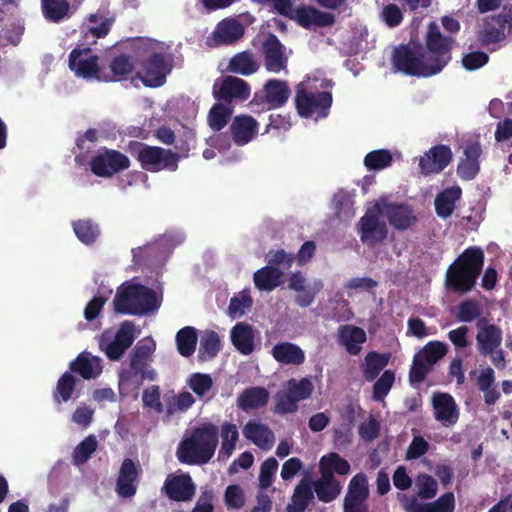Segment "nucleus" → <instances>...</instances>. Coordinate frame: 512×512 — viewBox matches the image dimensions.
Here are the masks:
<instances>
[{
	"mask_svg": "<svg viewBox=\"0 0 512 512\" xmlns=\"http://www.w3.org/2000/svg\"><path fill=\"white\" fill-rule=\"evenodd\" d=\"M129 147L136 154L141 167L146 171L158 172L163 169L175 171L178 168L179 156L170 149L149 146L137 141H131Z\"/></svg>",
	"mask_w": 512,
	"mask_h": 512,
	"instance_id": "nucleus-7",
	"label": "nucleus"
},
{
	"mask_svg": "<svg viewBox=\"0 0 512 512\" xmlns=\"http://www.w3.org/2000/svg\"><path fill=\"white\" fill-rule=\"evenodd\" d=\"M287 17L295 20L305 29L329 27L335 23L333 14L320 11L312 6H300L295 10L291 8V14Z\"/></svg>",
	"mask_w": 512,
	"mask_h": 512,
	"instance_id": "nucleus-15",
	"label": "nucleus"
},
{
	"mask_svg": "<svg viewBox=\"0 0 512 512\" xmlns=\"http://www.w3.org/2000/svg\"><path fill=\"white\" fill-rule=\"evenodd\" d=\"M277 469L278 461L274 457H269L261 464L259 485L262 489H267L272 485L273 477Z\"/></svg>",
	"mask_w": 512,
	"mask_h": 512,
	"instance_id": "nucleus-61",
	"label": "nucleus"
},
{
	"mask_svg": "<svg viewBox=\"0 0 512 512\" xmlns=\"http://www.w3.org/2000/svg\"><path fill=\"white\" fill-rule=\"evenodd\" d=\"M432 370V366L426 361L419 360L416 356L409 371V381L411 384L423 382L427 374Z\"/></svg>",
	"mask_w": 512,
	"mask_h": 512,
	"instance_id": "nucleus-64",
	"label": "nucleus"
},
{
	"mask_svg": "<svg viewBox=\"0 0 512 512\" xmlns=\"http://www.w3.org/2000/svg\"><path fill=\"white\" fill-rule=\"evenodd\" d=\"M262 54L264 66L268 72L280 73L287 70L288 57L285 55V46L276 35L268 34L262 43Z\"/></svg>",
	"mask_w": 512,
	"mask_h": 512,
	"instance_id": "nucleus-14",
	"label": "nucleus"
},
{
	"mask_svg": "<svg viewBox=\"0 0 512 512\" xmlns=\"http://www.w3.org/2000/svg\"><path fill=\"white\" fill-rule=\"evenodd\" d=\"M415 485L417 487L418 496L422 499H432L437 495L438 483L429 474H418Z\"/></svg>",
	"mask_w": 512,
	"mask_h": 512,
	"instance_id": "nucleus-53",
	"label": "nucleus"
},
{
	"mask_svg": "<svg viewBox=\"0 0 512 512\" xmlns=\"http://www.w3.org/2000/svg\"><path fill=\"white\" fill-rule=\"evenodd\" d=\"M447 354V346L441 341H430L422 349L423 359L431 366Z\"/></svg>",
	"mask_w": 512,
	"mask_h": 512,
	"instance_id": "nucleus-56",
	"label": "nucleus"
},
{
	"mask_svg": "<svg viewBox=\"0 0 512 512\" xmlns=\"http://www.w3.org/2000/svg\"><path fill=\"white\" fill-rule=\"evenodd\" d=\"M231 341L234 347L243 355L254 351V331L251 325L239 322L231 330Z\"/></svg>",
	"mask_w": 512,
	"mask_h": 512,
	"instance_id": "nucleus-32",
	"label": "nucleus"
},
{
	"mask_svg": "<svg viewBox=\"0 0 512 512\" xmlns=\"http://www.w3.org/2000/svg\"><path fill=\"white\" fill-rule=\"evenodd\" d=\"M232 108L225 105V103H215L208 113V123L213 131L222 130L228 123L231 115Z\"/></svg>",
	"mask_w": 512,
	"mask_h": 512,
	"instance_id": "nucleus-45",
	"label": "nucleus"
},
{
	"mask_svg": "<svg viewBox=\"0 0 512 512\" xmlns=\"http://www.w3.org/2000/svg\"><path fill=\"white\" fill-rule=\"evenodd\" d=\"M484 252L480 247L466 248L448 267L446 286L456 293L471 291L482 271Z\"/></svg>",
	"mask_w": 512,
	"mask_h": 512,
	"instance_id": "nucleus-3",
	"label": "nucleus"
},
{
	"mask_svg": "<svg viewBox=\"0 0 512 512\" xmlns=\"http://www.w3.org/2000/svg\"><path fill=\"white\" fill-rule=\"evenodd\" d=\"M380 429V422L373 416H370L368 421L359 425L358 434L365 443H371L379 437Z\"/></svg>",
	"mask_w": 512,
	"mask_h": 512,
	"instance_id": "nucleus-62",
	"label": "nucleus"
},
{
	"mask_svg": "<svg viewBox=\"0 0 512 512\" xmlns=\"http://www.w3.org/2000/svg\"><path fill=\"white\" fill-rule=\"evenodd\" d=\"M269 401V392L266 388L256 386L244 389L237 398V406L248 411L252 409L262 408Z\"/></svg>",
	"mask_w": 512,
	"mask_h": 512,
	"instance_id": "nucleus-30",
	"label": "nucleus"
},
{
	"mask_svg": "<svg viewBox=\"0 0 512 512\" xmlns=\"http://www.w3.org/2000/svg\"><path fill=\"white\" fill-rule=\"evenodd\" d=\"M98 441L95 435L87 436L75 448L72 454V462L76 466L85 464L97 450Z\"/></svg>",
	"mask_w": 512,
	"mask_h": 512,
	"instance_id": "nucleus-46",
	"label": "nucleus"
},
{
	"mask_svg": "<svg viewBox=\"0 0 512 512\" xmlns=\"http://www.w3.org/2000/svg\"><path fill=\"white\" fill-rule=\"evenodd\" d=\"M41 10L48 22L59 23L69 16L70 4L67 0H41Z\"/></svg>",
	"mask_w": 512,
	"mask_h": 512,
	"instance_id": "nucleus-40",
	"label": "nucleus"
},
{
	"mask_svg": "<svg viewBox=\"0 0 512 512\" xmlns=\"http://www.w3.org/2000/svg\"><path fill=\"white\" fill-rule=\"evenodd\" d=\"M394 381H395L394 371H392L390 369L385 370L373 385L372 399L377 402L383 401L384 398L389 393V391L391 390V388L394 384Z\"/></svg>",
	"mask_w": 512,
	"mask_h": 512,
	"instance_id": "nucleus-52",
	"label": "nucleus"
},
{
	"mask_svg": "<svg viewBox=\"0 0 512 512\" xmlns=\"http://www.w3.org/2000/svg\"><path fill=\"white\" fill-rule=\"evenodd\" d=\"M221 341L215 331H207L201 339L198 357L202 361L210 360L218 354Z\"/></svg>",
	"mask_w": 512,
	"mask_h": 512,
	"instance_id": "nucleus-48",
	"label": "nucleus"
},
{
	"mask_svg": "<svg viewBox=\"0 0 512 512\" xmlns=\"http://www.w3.org/2000/svg\"><path fill=\"white\" fill-rule=\"evenodd\" d=\"M137 478L138 470L133 460L124 459L116 482L117 494L123 498L134 496L137 490Z\"/></svg>",
	"mask_w": 512,
	"mask_h": 512,
	"instance_id": "nucleus-23",
	"label": "nucleus"
},
{
	"mask_svg": "<svg viewBox=\"0 0 512 512\" xmlns=\"http://www.w3.org/2000/svg\"><path fill=\"white\" fill-rule=\"evenodd\" d=\"M388 361V354H381L376 351L368 352L362 364V374L364 379L367 382L374 381L380 372L387 366Z\"/></svg>",
	"mask_w": 512,
	"mask_h": 512,
	"instance_id": "nucleus-38",
	"label": "nucleus"
},
{
	"mask_svg": "<svg viewBox=\"0 0 512 512\" xmlns=\"http://www.w3.org/2000/svg\"><path fill=\"white\" fill-rule=\"evenodd\" d=\"M323 289V283L321 280L315 281L311 286H306L303 290L296 292L295 303L302 308L310 306L316 295Z\"/></svg>",
	"mask_w": 512,
	"mask_h": 512,
	"instance_id": "nucleus-60",
	"label": "nucleus"
},
{
	"mask_svg": "<svg viewBox=\"0 0 512 512\" xmlns=\"http://www.w3.org/2000/svg\"><path fill=\"white\" fill-rule=\"evenodd\" d=\"M482 155V147L479 142H468L464 147V158L457 166V174L462 180H473L480 171L479 158Z\"/></svg>",
	"mask_w": 512,
	"mask_h": 512,
	"instance_id": "nucleus-19",
	"label": "nucleus"
},
{
	"mask_svg": "<svg viewBox=\"0 0 512 512\" xmlns=\"http://www.w3.org/2000/svg\"><path fill=\"white\" fill-rule=\"evenodd\" d=\"M72 227L79 241L85 245L95 243L100 235L99 225L91 219H79L73 221Z\"/></svg>",
	"mask_w": 512,
	"mask_h": 512,
	"instance_id": "nucleus-42",
	"label": "nucleus"
},
{
	"mask_svg": "<svg viewBox=\"0 0 512 512\" xmlns=\"http://www.w3.org/2000/svg\"><path fill=\"white\" fill-rule=\"evenodd\" d=\"M99 57L92 54L90 47H76L69 54V68L76 76L84 79H101L98 65Z\"/></svg>",
	"mask_w": 512,
	"mask_h": 512,
	"instance_id": "nucleus-10",
	"label": "nucleus"
},
{
	"mask_svg": "<svg viewBox=\"0 0 512 512\" xmlns=\"http://www.w3.org/2000/svg\"><path fill=\"white\" fill-rule=\"evenodd\" d=\"M274 413L284 415L295 413L298 410V402L286 391H279L275 396Z\"/></svg>",
	"mask_w": 512,
	"mask_h": 512,
	"instance_id": "nucleus-58",
	"label": "nucleus"
},
{
	"mask_svg": "<svg viewBox=\"0 0 512 512\" xmlns=\"http://www.w3.org/2000/svg\"><path fill=\"white\" fill-rule=\"evenodd\" d=\"M453 152L448 145L432 146L419 159V172L423 176L441 173L452 161Z\"/></svg>",
	"mask_w": 512,
	"mask_h": 512,
	"instance_id": "nucleus-11",
	"label": "nucleus"
},
{
	"mask_svg": "<svg viewBox=\"0 0 512 512\" xmlns=\"http://www.w3.org/2000/svg\"><path fill=\"white\" fill-rule=\"evenodd\" d=\"M144 77L142 82L147 87H160L166 81V74L169 72L165 55L154 52L142 63Z\"/></svg>",
	"mask_w": 512,
	"mask_h": 512,
	"instance_id": "nucleus-16",
	"label": "nucleus"
},
{
	"mask_svg": "<svg viewBox=\"0 0 512 512\" xmlns=\"http://www.w3.org/2000/svg\"><path fill=\"white\" fill-rule=\"evenodd\" d=\"M454 509L455 497L453 492H446L430 503H417L413 499L406 507L408 512H454Z\"/></svg>",
	"mask_w": 512,
	"mask_h": 512,
	"instance_id": "nucleus-31",
	"label": "nucleus"
},
{
	"mask_svg": "<svg viewBox=\"0 0 512 512\" xmlns=\"http://www.w3.org/2000/svg\"><path fill=\"white\" fill-rule=\"evenodd\" d=\"M479 304L472 299L462 301L458 305L456 317L459 321L469 323L481 316Z\"/></svg>",
	"mask_w": 512,
	"mask_h": 512,
	"instance_id": "nucleus-55",
	"label": "nucleus"
},
{
	"mask_svg": "<svg viewBox=\"0 0 512 512\" xmlns=\"http://www.w3.org/2000/svg\"><path fill=\"white\" fill-rule=\"evenodd\" d=\"M360 239L363 243L374 245L387 237L388 230L384 222H380L378 210L367 211L359 221Z\"/></svg>",
	"mask_w": 512,
	"mask_h": 512,
	"instance_id": "nucleus-17",
	"label": "nucleus"
},
{
	"mask_svg": "<svg viewBox=\"0 0 512 512\" xmlns=\"http://www.w3.org/2000/svg\"><path fill=\"white\" fill-rule=\"evenodd\" d=\"M506 32L503 30V26H497L489 18L484 23V28L481 32L480 39L483 44L497 43L505 39Z\"/></svg>",
	"mask_w": 512,
	"mask_h": 512,
	"instance_id": "nucleus-59",
	"label": "nucleus"
},
{
	"mask_svg": "<svg viewBox=\"0 0 512 512\" xmlns=\"http://www.w3.org/2000/svg\"><path fill=\"white\" fill-rule=\"evenodd\" d=\"M164 488L168 498L177 502L189 501L195 494V485L189 474L167 478Z\"/></svg>",
	"mask_w": 512,
	"mask_h": 512,
	"instance_id": "nucleus-21",
	"label": "nucleus"
},
{
	"mask_svg": "<svg viewBox=\"0 0 512 512\" xmlns=\"http://www.w3.org/2000/svg\"><path fill=\"white\" fill-rule=\"evenodd\" d=\"M142 403L144 408H148L161 414L165 410V405L161 402V390L158 385H152L142 393Z\"/></svg>",
	"mask_w": 512,
	"mask_h": 512,
	"instance_id": "nucleus-54",
	"label": "nucleus"
},
{
	"mask_svg": "<svg viewBox=\"0 0 512 512\" xmlns=\"http://www.w3.org/2000/svg\"><path fill=\"white\" fill-rule=\"evenodd\" d=\"M155 349L156 343L151 337H145L137 342L129 355L130 369H124L119 373V393L121 395H127L124 390L129 387L134 375L139 374L141 380L155 381L157 379L156 370L149 365Z\"/></svg>",
	"mask_w": 512,
	"mask_h": 512,
	"instance_id": "nucleus-5",
	"label": "nucleus"
},
{
	"mask_svg": "<svg viewBox=\"0 0 512 512\" xmlns=\"http://www.w3.org/2000/svg\"><path fill=\"white\" fill-rule=\"evenodd\" d=\"M113 305L116 313L128 315H145L158 308L155 291L142 284H129L117 291Z\"/></svg>",
	"mask_w": 512,
	"mask_h": 512,
	"instance_id": "nucleus-4",
	"label": "nucleus"
},
{
	"mask_svg": "<svg viewBox=\"0 0 512 512\" xmlns=\"http://www.w3.org/2000/svg\"><path fill=\"white\" fill-rule=\"evenodd\" d=\"M129 167V158L115 149L103 148L90 161L92 173L101 178L112 177Z\"/></svg>",
	"mask_w": 512,
	"mask_h": 512,
	"instance_id": "nucleus-9",
	"label": "nucleus"
},
{
	"mask_svg": "<svg viewBox=\"0 0 512 512\" xmlns=\"http://www.w3.org/2000/svg\"><path fill=\"white\" fill-rule=\"evenodd\" d=\"M227 69L231 73L249 76L258 71L259 64L251 52L242 51L230 59Z\"/></svg>",
	"mask_w": 512,
	"mask_h": 512,
	"instance_id": "nucleus-37",
	"label": "nucleus"
},
{
	"mask_svg": "<svg viewBox=\"0 0 512 512\" xmlns=\"http://www.w3.org/2000/svg\"><path fill=\"white\" fill-rule=\"evenodd\" d=\"M455 39L441 33L435 22L428 24L424 46L400 45L392 54V65L408 76L430 77L440 73L451 61Z\"/></svg>",
	"mask_w": 512,
	"mask_h": 512,
	"instance_id": "nucleus-1",
	"label": "nucleus"
},
{
	"mask_svg": "<svg viewBox=\"0 0 512 512\" xmlns=\"http://www.w3.org/2000/svg\"><path fill=\"white\" fill-rule=\"evenodd\" d=\"M369 497L368 480L364 473H358L349 482L345 498L366 501Z\"/></svg>",
	"mask_w": 512,
	"mask_h": 512,
	"instance_id": "nucleus-51",
	"label": "nucleus"
},
{
	"mask_svg": "<svg viewBox=\"0 0 512 512\" xmlns=\"http://www.w3.org/2000/svg\"><path fill=\"white\" fill-rule=\"evenodd\" d=\"M489 56L483 51H473L465 54L462 58V65L468 71H474L485 66Z\"/></svg>",
	"mask_w": 512,
	"mask_h": 512,
	"instance_id": "nucleus-63",
	"label": "nucleus"
},
{
	"mask_svg": "<svg viewBox=\"0 0 512 512\" xmlns=\"http://www.w3.org/2000/svg\"><path fill=\"white\" fill-rule=\"evenodd\" d=\"M134 67L132 57L126 54L114 57L110 63V70L115 78L131 74Z\"/></svg>",
	"mask_w": 512,
	"mask_h": 512,
	"instance_id": "nucleus-57",
	"label": "nucleus"
},
{
	"mask_svg": "<svg viewBox=\"0 0 512 512\" xmlns=\"http://www.w3.org/2000/svg\"><path fill=\"white\" fill-rule=\"evenodd\" d=\"M77 379L71 372H64L56 383L52 397L56 404L66 403L73 398Z\"/></svg>",
	"mask_w": 512,
	"mask_h": 512,
	"instance_id": "nucleus-41",
	"label": "nucleus"
},
{
	"mask_svg": "<svg viewBox=\"0 0 512 512\" xmlns=\"http://www.w3.org/2000/svg\"><path fill=\"white\" fill-rule=\"evenodd\" d=\"M257 129L258 122L250 115L236 116L230 125L232 139L238 146L249 143L257 134Z\"/></svg>",
	"mask_w": 512,
	"mask_h": 512,
	"instance_id": "nucleus-25",
	"label": "nucleus"
},
{
	"mask_svg": "<svg viewBox=\"0 0 512 512\" xmlns=\"http://www.w3.org/2000/svg\"><path fill=\"white\" fill-rule=\"evenodd\" d=\"M72 373L79 374L83 379L89 380L96 378L102 372L100 359L98 357H89L88 353H80L69 364Z\"/></svg>",
	"mask_w": 512,
	"mask_h": 512,
	"instance_id": "nucleus-29",
	"label": "nucleus"
},
{
	"mask_svg": "<svg viewBox=\"0 0 512 512\" xmlns=\"http://www.w3.org/2000/svg\"><path fill=\"white\" fill-rule=\"evenodd\" d=\"M285 390L299 402L311 397L314 386L308 377H303L300 380L292 378L285 383Z\"/></svg>",
	"mask_w": 512,
	"mask_h": 512,
	"instance_id": "nucleus-44",
	"label": "nucleus"
},
{
	"mask_svg": "<svg viewBox=\"0 0 512 512\" xmlns=\"http://www.w3.org/2000/svg\"><path fill=\"white\" fill-rule=\"evenodd\" d=\"M242 433L246 439L261 449L267 450L273 445L274 434L271 429L264 424L248 421L244 425Z\"/></svg>",
	"mask_w": 512,
	"mask_h": 512,
	"instance_id": "nucleus-27",
	"label": "nucleus"
},
{
	"mask_svg": "<svg viewBox=\"0 0 512 512\" xmlns=\"http://www.w3.org/2000/svg\"><path fill=\"white\" fill-rule=\"evenodd\" d=\"M393 156L387 149L373 150L366 154L364 165L368 170L379 171L391 166Z\"/></svg>",
	"mask_w": 512,
	"mask_h": 512,
	"instance_id": "nucleus-50",
	"label": "nucleus"
},
{
	"mask_svg": "<svg viewBox=\"0 0 512 512\" xmlns=\"http://www.w3.org/2000/svg\"><path fill=\"white\" fill-rule=\"evenodd\" d=\"M294 101L301 117L318 120L329 115L333 98L331 92L311 91L306 83L300 82L296 86Z\"/></svg>",
	"mask_w": 512,
	"mask_h": 512,
	"instance_id": "nucleus-6",
	"label": "nucleus"
},
{
	"mask_svg": "<svg viewBox=\"0 0 512 512\" xmlns=\"http://www.w3.org/2000/svg\"><path fill=\"white\" fill-rule=\"evenodd\" d=\"M271 354L280 364L299 366L305 362V353L292 342H280L273 346Z\"/></svg>",
	"mask_w": 512,
	"mask_h": 512,
	"instance_id": "nucleus-26",
	"label": "nucleus"
},
{
	"mask_svg": "<svg viewBox=\"0 0 512 512\" xmlns=\"http://www.w3.org/2000/svg\"><path fill=\"white\" fill-rule=\"evenodd\" d=\"M434 418L445 427L454 426L459 420V409L454 398L443 392L432 396Z\"/></svg>",
	"mask_w": 512,
	"mask_h": 512,
	"instance_id": "nucleus-18",
	"label": "nucleus"
},
{
	"mask_svg": "<svg viewBox=\"0 0 512 512\" xmlns=\"http://www.w3.org/2000/svg\"><path fill=\"white\" fill-rule=\"evenodd\" d=\"M485 321V319H481L477 323V349L482 356H488V353H492L493 350L499 348L502 343L501 329L494 324L482 325Z\"/></svg>",
	"mask_w": 512,
	"mask_h": 512,
	"instance_id": "nucleus-20",
	"label": "nucleus"
},
{
	"mask_svg": "<svg viewBox=\"0 0 512 512\" xmlns=\"http://www.w3.org/2000/svg\"><path fill=\"white\" fill-rule=\"evenodd\" d=\"M462 190L459 186H452L444 189L435 198L436 214L446 219L450 217L456 207V201L461 198Z\"/></svg>",
	"mask_w": 512,
	"mask_h": 512,
	"instance_id": "nucleus-33",
	"label": "nucleus"
},
{
	"mask_svg": "<svg viewBox=\"0 0 512 512\" xmlns=\"http://www.w3.org/2000/svg\"><path fill=\"white\" fill-rule=\"evenodd\" d=\"M186 384L199 399H203L213 388L214 382L210 374L195 372L189 375Z\"/></svg>",
	"mask_w": 512,
	"mask_h": 512,
	"instance_id": "nucleus-47",
	"label": "nucleus"
},
{
	"mask_svg": "<svg viewBox=\"0 0 512 512\" xmlns=\"http://www.w3.org/2000/svg\"><path fill=\"white\" fill-rule=\"evenodd\" d=\"M365 341L366 333L360 327L343 326L339 331V342L350 355H358L361 351L360 345Z\"/></svg>",
	"mask_w": 512,
	"mask_h": 512,
	"instance_id": "nucleus-34",
	"label": "nucleus"
},
{
	"mask_svg": "<svg viewBox=\"0 0 512 512\" xmlns=\"http://www.w3.org/2000/svg\"><path fill=\"white\" fill-rule=\"evenodd\" d=\"M311 485L318 500L323 503H330L337 499L343 488L341 482L328 473H320V477L311 481Z\"/></svg>",
	"mask_w": 512,
	"mask_h": 512,
	"instance_id": "nucleus-24",
	"label": "nucleus"
},
{
	"mask_svg": "<svg viewBox=\"0 0 512 512\" xmlns=\"http://www.w3.org/2000/svg\"><path fill=\"white\" fill-rule=\"evenodd\" d=\"M314 500V492L311 485V480L303 478L296 485L291 503L286 507L287 512H305L309 505Z\"/></svg>",
	"mask_w": 512,
	"mask_h": 512,
	"instance_id": "nucleus-28",
	"label": "nucleus"
},
{
	"mask_svg": "<svg viewBox=\"0 0 512 512\" xmlns=\"http://www.w3.org/2000/svg\"><path fill=\"white\" fill-rule=\"evenodd\" d=\"M291 89L288 82L281 79H269L261 91L254 94L249 106L253 112L278 109L289 100Z\"/></svg>",
	"mask_w": 512,
	"mask_h": 512,
	"instance_id": "nucleus-8",
	"label": "nucleus"
},
{
	"mask_svg": "<svg viewBox=\"0 0 512 512\" xmlns=\"http://www.w3.org/2000/svg\"><path fill=\"white\" fill-rule=\"evenodd\" d=\"M177 349L183 357H190L196 349L197 333L195 328L186 326L181 328L175 337Z\"/></svg>",
	"mask_w": 512,
	"mask_h": 512,
	"instance_id": "nucleus-43",
	"label": "nucleus"
},
{
	"mask_svg": "<svg viewBox=\"0 0 512 512\" xmlns=\"http://www.w3.org/2000/svg\"><path fill=\"white\" fill-rule=\"evenodd\" d=\"M283 272L270 265L264 266L254 273L255 287L261 291H272L282 283Z\"/></svg>",
	"mask_w": 512,
	"mask_h": 512,
	"instance_id": "nucleus-35",
	"label": "nucleus"
},
{
	"mask_svg": "<svg viewBox=\"0 0 512 512\" xmlns=\"http://www.w3.org/2000/svg\"><path fill=\"white\" fill-rule=\"evenodd\" d=\"M375 208L397 230H407L417 221L412 207L405 203L383 202V204L377 203Z\"/></svg>",
	"mask_w": 512,
	"mask_h": 512,
	"instance_id": "nucleus-12",
	"label": "nucleus"
},
{
	"mask_svg": "<svg viewBox=\"0 0 512 512\" xmlns=\"http://www.w3.org/2000/svg\"><path fill=\"white\" fill-rule=\"evenodd\" d=\"M249 84L234 76H225L220 85L217 83L213 86V97L222 103L230 104L234 100H247L250 96Z\"/></svg>",
	"mask_w": 512,
	"mask_h": 512,
	"instance_id": "nucleus-13",
	"label": "nucleus"
},
{
	"mask_svg": "<svg viewBox=\"0 0 512 512\" xmlns=\"http://www.w3.org/2000/svg\"><path fill=\"white\" fill-rule=\"evenodd\" d=\"M350 470L351 466L349 462L336 452H331L322 456L319 461L320 473L344 476L349 474Z\"/></svg>",
	"mask_w": 512,
	"mask_h": 512,
	"instance_id": "nucleus-39",
	"label": "nucleus"
},
{
	"mask_svg": "<svg viewBox=\"0 0 512 512\" xmlns=\"http://www.w3.org/2000/svg\"><path fill=\"white\" fill-rule=\"evenodd\" d=\"M245 32L241 22L234 18L221 20L212 33L215 45H230L239 41Z\"/></svg>",
	"mask_w": 512,
	"mask_h": 512,
	"instance_id": "nucleus-22",
	"label": "nucleus"
},
{
	"mask_svg": "<svg viewBox=\"0 0 512 512\" xmlns=\"http://www.w3.org/2000/svg\"><path fill=\"white\" fill-rule=\"evenodd\" d=\"M165 411L168 416L177 412H186L196 402L194 396L188 391L175 393L173 390L164 394Z\"/></svg>",
	"mask_w": 512,
	"mask_h": 512,
	"instance_id": "nucleus-36",
	"label": "nucleus"
},
{
	"mask_svg": "<svg viewBox=\"0 0 512 512\" xmlns=\"http://www.w3.org/2000/svg\"><path fill=\"white\" fill-rule=\"evenodd\" d=\"M221 451L230 456L236 448L239 432L236 424L225 421L220 428Z\"/></svg>",
	"mask_w": 512,
	"mask_h": 512,
	"instance_id": "nucleus-49",
	"label": "nucleus"
},
{
	"mask_svg": "<svg viewBox=\"0 0 512 512\" xmlns=\"http://www.w3.org/2000/svg\"><path fill=\"white\" fill-rule=\"evenodd\" d=\"M218 437L219 429L211 422L194 427L179 443L176 451L177 459L180 463L187 465L207 464L215 454Z\"/></svg>",
	"mask_w": 512,
	"mask_h": 512,
	"instance_id": "nucleus-2",
	"label": "nucleus"
}]
</instances>
